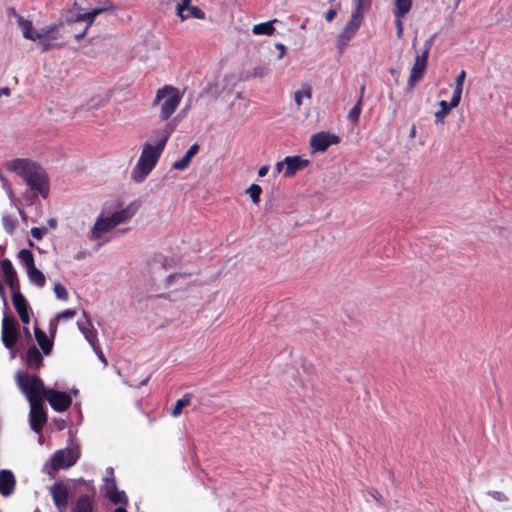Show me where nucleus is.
<instances>
[{"label": "nucleus", "mask_w": 512, "mask_h": 512, "mask_svg": "<svg viewBox=\"0 0 512 512\" xmlns=\"http://www.w3.org/2000/svg\"><path fill=\"white\" fill-rule=\"evenodd\" d=\"M286 167L283 175L287 178L294 176L298 171L303 170L309 165V160L301 156H287L285 157Z\"/></svg>", "instance_id": "obj_19"}, {"label": "nucleus", "mask_w": 512, "mask_h": 512, "mask_svg": "<svg viewBox=\"0 0 512 512\" xmlns=\"http://www.w3.org/2000/svg\"><path fill=\"white\" fill-rule=\"evenodd\" d=\"M162 264V267L167 270L169 268H171V266L168 264V260L166 258H163V261L161 262Z\"/></svg>", "instance_id": "obj_55"}, {"label": "nucleus", "mask_w": 512, "mask_h": 512, "mask_svg": "<svg viewBox=\"0 0 512 512\" xmlns=\"http://www.w3.org/2000/svg\"><path fill=\"white\" fill-rule=\"evenodd\" d=\"M164 122L165 123L162 127L155 128L152 131V139L155 141L154 146L160 147V145L162 143L161 149H163V150L165 149V146H166L170 136L172 135V133L174 132V130L177 127V121L175 119H172L170 121H164Z\"/></svg>", "instance_id": "obj_15"}, {"label": "nucleus", "mask_w": 512, "mask_h": 512, "mask_svg": "<svg viewBox=\"0 0 512 512\" xmlns=\"http://www.w3.org/2000/svg\"><path fill=\"white\" fill-rule=\"evenodd\" d=\"M362 96L359 97L356 104L352 107V109L348 113V119L351 120L353 123L357 124L359 121V117L362 110Z\"/></svg>", "instance_id": "obj_37"}, {"label": "nucleus", "mask_w": 512, "mask_h": 512, "mask_svg": "<svg viewBox=\"0 0 512 512\" xmlns=\"http://www.w3.org/2000/svg\"><path fill=\"white\" fill-rule=\"evenodd\" d=\"M284 166H286L285 159L283 161H279L275 165V170L277 173H281L284 169Z\"/></svg>", "instance_id": "obj_52"}, {"label": "nucleus", "mask_w": 512, "mask_h": 512, "mask_svg": "<svg viewBox=\"0 0 512 512\" xmlns=\"http://www.w3.org/2000/svg\"><path fill=\"white\" fill-rule=\"evenodd\" d=\"M8 169L19 175L35 196L46 199L49 195V178L46 171L30 159L17 158L9 162Z\"/></svg>", "instance_id": "obj_1"}, {"label": "nucleus", "mask_w": 512, "mask_h": 512, "mask_svg": "<svg viewBox=\"0 0 512 512\" xmlns=\"http://www.w3.org/2000/svg\"><path fill=\"white\" fill-rule=\"evenodd\" d=\"M16 480L10 470L0 471V492L3 496H9L13 493Z\"/></svg>", "instance_id": "obj_21"}, {"label": "nucleus", "mask_w": 512, "mask_h": 512, "mask_svg": "<svg viewBox=\"0 0 512 512\" xmlns=\"http://www.w3.org/2000/svg\"><path fill=\"white\" fill-rule=\"evenodd\" d=\"M148 380H149V377L145 378V379L140 383V385H146V384H147V382H148Z\"/></svg>", "instance_id": "obj_60"}, {"label": "nucleus", "mask_w": 512, "mask_h": 512, "mask_svg": "<svg viewBox=\"0 0 512 512\" xmlns=\"http://www.w3.org/2000/svg\"><path fill=\"white\" fill-rule=\"evenodd\" d=\"M430 48H425L421 54H417L414 64L411 68L410 76L407 83V90H412L415 85L423 78L427 68Z\"/></svg>", "instance_id": "obj_7"}, {"label": "nucleus", "mask_w": 512, "mask_h": 512, "mask_svg": "<svg viewBox=\"0 0 512 512\" xmlns=\"http://www.w3.org/2000/svg\"><path fill=\"white\" fill-rule=\"evenodd\" d=\"M246 193L249 194V196L254 204H258L260 202V195L262 193V188L258 184H252L246 190Z\"/></svg>", "instance_id": "obj_39"}, {"label": "nucleus", "mask_w": 512, "mask_h": 512, "mask_svg": "<svg viewBox=\"0 0 512 512\" xmlns=\"http://www.w3.org/2000/svg\"><path fill=\"white\" fill-rule=\"evenodd\" d=\"M135 212L136 209L132 205H129L120 211L112 213L115 221L114 224H117L118 226L119 224L126 222L135 214Z\"/></svg>", "instance_id": "obj_29"}, {"label": "nucleus", "mask_w": 512, "mask_h": 512, "mask_svg": "<svg viewBox=\"0 0 512 512\" xmlns=\"http://www.w3.org/2000/svg\"><path fill=\"white\" fill-rule=\"evenodd\" d=\"M19 323L13 316H4L2 320V342L3 345L12 349L18 340Z\"/></svg>", "instance_id": "obj_8"}, {"label": "nucleus", "mask_w": 512, "mask_h": 512, "mask_svg": "<svg viewBox=\"0 0 512 512\" xmlns=\"http://www.w3.org/2000/svg\"><path fill=\"white\" fill-rule=\"evenodd\" d=\"M74 7L79 11L82 10L80 7H78L77 0L74 1Z\"/></svg>", "instance_id": "obj_61"}, {"label": "nucleus", "mask_w": 512, "mask_h": 512, "mask_svg": "<svg viewBox=\"0 0 512 512\" xmlns=\"http://www.w3.org/2000/svg\"><path fill=\"white\" fill-rule=\"evenodd\" d=\"M276 21L277 20L274 19L272 21H267V22L256 24V25L253 26L252 32L255 35H267V36H270L275 31L273 23H275Z\"/></svg>", "instance_id": "obj_30"}, {"label": "nucleus", "mask_w": 512, "mask_h": 512, "mask_svg": "<svg viewBox=\"0 0 512 512\" xmlns=\"http://www.w3.org/2000/svg\"><path fill=\"white\" fill-rule=\"evenodd\" d=\"M126 506L127 505H121L117 507L113 512H127Z\"/></svg>", "instance_id": "obj_56"}, {"label": "nucleus", "mask_w": 512, "mask_h": 512, "mask_svg": "<svg viewBox=\"0 0 512 512\" xmlns=\"http://www.w3.org/2000/svg\"><path fill=\"white\" fill-rule=\"evenodd\" d=\"M336 15H337V11L335 9H329L325 13V20L327 22H332L334 20V18L336 17Z\"/></svg>", "instance_id": "obj_48"}, {"label": "nucleus", "mask_w": 512, "mask_h": 512, "mask_svg": "<svg viewBox=\"0 0 512 512\" xmlns=\"http://www.w3.org/2000/svg\"><path fill=\"white\" fill-rule=\"evenodd\" d=\"M415 134H416V127H415V125H413V126L411 127V129H410V134H409V136H410L411 138H414V137H415Z\"/></svg>", "instance_id": "obj_58"}, {"label": "nucleus", "mask_w": 512, "mask_h": 512, "mask_svg": "<svg viewBox=\"0 0 512 512\" xmlns=\"http://www.w3.org/2000/svg\"><path fill=\"white\" fill-rule=\"evenodd\" d=\"M372 0H355L354 9L351 14L360 16L364 19L365 13L371 7Z\"/></svg>", "instance_id": "obj_33"}, {"label": "nucleus", "mask_w": 512, "mask_h": 512, "mask_svg": "<svg viewBox=\"0 0 512 512\" xmlns=\"http://www.w3.org/2000/svg\"><path fill=\"white\" fill-rule=\"evenodd\" d=\"M276 48L279 49V55H278V58L281 59L284 57V55L286 54V47L284 44L282 43H277L276 44Z\"/></svg>", "instance_id": "obj_49"}, {"label": "nucleus", "mask_w": 512, "mask_h": 512, "mask_svg": "<svg viewBox=\"0 0 512 512\" xmlns=\"http://www.w3.org/2000/svg\"><path fill=\"white\" fill-rule=\"evenodd\" d=\"M189 274H182V273H174V274H170L167 276L166 278V285L167 286H170L173 284V282L177 279V278H181V277H186L188 276Z\"/></svg>", "instance_id": "obj_43"}, {"label": "nucleus", "mask_w": 512, "mask_h": 512, "mask_svg": "<svg viewBox=\"0 0 512 512\" xmlns=\"http://www.w3.org/2000/svg\"><path fill=\"white\" fill-rule=\"evenodd\" d=\"M185 11L187 12V13H184L185 19H188V18L204 19L205 18V12L198 6H189Z\"/></svg>", "instance_id": "obj_38"}, {"label": "nucleus", "mask_w": 512, "mask_h": 512, "mask_svg": "<svg viewBox=\"0 0 512 512\" xmlns=\"http://www.w3.org/2000/svg\"><path fill=\"white\" fill-rule=\"evenodd\" d=\"M18 258L25 265L26 270L35 266L33 253L28 249L20 250Z\"/></svg>", "instance_id": "obj_36"}, {"label": "nucleus", "mask_w": 512, "mask_h": 512, "mask_svg": "<svg viewBox=\"0 0 512 512\" xmlns=\"http://www.w3.org/2000/svg\"><path fill=\"white\" fill-rule=\"evenodd\" d=\"M161 147L162 144L156 147L149 142L143 145L140 157L132 170V179L135 182L144 181L152 172L164 151Z\"/></svg>", "instance_id": "obj_4"}, {"label": "nucleus", "mask_w": 512, "mask_h": 512, "mask_svg": "<svg viewBox=\"0 0 512 512\" xmlns=\"http://www.w3.org/2000/svg\"><path fill=\"white\" fill-rule=\"evenodd\" d=\"M182 98L183 94L177 87L164 85L157 90L152 107H160L159 119L161 121H170V117L177 110Z\"/></svg>", "instance_id": "obj_3"}, {"label": "nucleus", "mask_w": 512, "mask_h": 512, "mask_svg": "<svg viewBox=\"0 0 512 512\" xmlns=\"http://www.w3.org/2000/svg\"><path fill=\"white\" fill-rule=\"evenodd\" d=\"M84 317L86 318L85 322L78 321L77 325L79 330L82 332L86 340L95 348L97 339V332L93 329L91 320L89 319L87 313L83 312Z\"/></svg>", "instance_id": "obj_22"}, {"label": "nucleus", "mask_w": 512, "mask_h": 512, "mask_svg": "<svg viewBox=\"0 0 512 512\" xmlns=\"http://www.w3.org/2000/svg\"><path fill=\"white\" fill-rule=\"evenodd\" d=\"M50 494L58 511L66 512L69 503L68 485L62 481H57L50 487Z\"/></svg>", "instance_id": "obj_12"}, {"label": "nucleus", "mask_w": 512, "mask_h": 512, "mask_svg": "<svg viewBox=\"0 0 512 512\" xmlns=\"http://www.w3.org/2000/svg\"><path fill=\"white\" fill-rule=\"evenodd\" d=\"M369 493L378 504L383 503V497L377 490L372 489Z\"/></svg>", "instance_id": "obj_47"}, {"label": "nucleus", "mask_w": 512, "mask_h": 512, "mask_svg": "<svg viewBox=\"0 0 512 512\" xmlns=\"http://www.w3.org/2000/svg\"><path fill=\"white\" fill-rule=\"evenodd\" d=\"M12 303L21 321L24 324H29L30 315L28 302L26 298L23 296V294L20 292V290H15L14 292H12Z\"/></svg>", "instance_id": "obj_17"}, {"label": "nucleus", "mask_w": 512, "mask_h": 512, "mask_svg": "<svg viewBox=\"0 0 512 512\" xmlns=\"http://www.w3.org/2000/svg\"><path fill=\"white\" fill-rule=\"evenodd\" d=\"M87 31H88V26H86L81 33H78L75 35L76 40L79 41V40L83 39L86 36Z\"/></svg>", "instance_id": "obj_53"}, {"label": "nucleus", "mask_w": 512, "mask_h": 512, "mask_svg": "<svg viewBox=\"0 0 512 512\" xmlns=\"http://www.w3.org/2000/svg\"><path fill=\"white\" fill-rule=\"evenodd\" d=\"M115 7L112 3H109L107 6L101 8H95L87 13H78L74 19L67 20V22H82L86 21L88 28L93 24L95 18L103 12L114 11Z\"/></svg>", "instance_id": "obj_20"}, {"label": "nucleus", "mask_w": 512, "mask_h": 512, "mask_svg": "<svg viewBox=\"0 0 512 512\" xmlns=\"http://www.w3.org/2000/svg\"><path fill=\"white\" fill-rule=\"evenodd\" d=\"M412 8V0H395L393 14L395 18H404Z\"/></svg>", "instance_id": "obj_28"}, {"label": "nucleus", "mask_w": 512, "mask_h": 512, "mask_svg": "<svg viewBox=\"0 0 512 512\" xmlns=\"http://www.w3.org/2000/svg\"><path fill=\"white\" fill-rule=\"evenodd\" d=\"M465 78L466 72L464 70H461L455 79V87L452 94V105H459L460 103Z\"/></svg>", "instance_id": "obj_27"}, {"label": "nucleus", "mask_w": 512, "mask_h": 512, "mask_svg": "<svg viewBox=\"0 0 512 512\" xmlns=\"http://www.w3.org/2000/svg\"><path fill=\"white\" fill-rule=\"evenodd\" d=\"M303 97H306L308 99L312 97V89L309 84H304L300 90L295 92L294 100L298 109L302 105Z\"/></svg>", "instance_id": "obj_35"}, {"label": "nucleus", "mask_w": 512, "mask_h": 512, "mask_svg": "<svg viewBox=\"0 0 512 512\" xmlns=\"http://www.w3.org/2000/svg\"><path fill=\"white\" fill-rule=\"evenodd\" d=\"M268 171H269V166L268 165H263L258 170V176L259 177H264V176L267 175Z\"/></svg>", "instance_id": "obj_50"}, {"label": "nucleus", "mask_w": 512, "mask_h": 512, "mask_svg": "<svg viewBox=\"0 0 512 512\" xmlns=\"http://www.w3.org/2000/svg\"><path fill=\"white\" fill-rule=\"evenodd\" d=\"M402 19H403V18H395V24H396L397 37H398V38H401V37H402V35H403V23H402Z\"/></svg>", "instance_id": "obj_45"}, {"label": "nucleus", "mask_w": 512, "mask_h": 512, "mask_svg": "<svg viewBox=\"0 0 512 512\" xmlns=\"http://www.w3.org/2000/svg\"><path fill=\"white\" fill-rule=\"evenodd\" d=\"M103 492L105 497L115 505H128L129 499L126 493L119 490L113 472L106 476L103 484Z\"/></svg>", "instance_id": "obj_6"}, {"label": "nucleus", "mask_w": 512, "mask_h": 512, "mask_svg": "<svg viewBox=\"0 0 512 512\" xmlns=\"http://www.w3.org/2000/svg\"><path fill=\"white\" fill-rule=\"evenodd\" d=\"M364 91H365V85H362L361 89H360V96L363 97Z\"/></svg>", "instance_id": "obj_59"}, {"label": "nucleus", "mask_w": 512, "mask_h": 512, "mask_svg": "<svg viewBox=\"0 0 512 512\" xmlns=\"http://www.w3.org/2000/svg\"><path fill=\"white\" fill-rule=\"evenodd\" d=\"M34 332H35V338H36L39 346L41 347L43 353L45 355L50 354L52 347H53L52 340H50L48 338V336L46 335V333L38 327H35Z\"/></svg>", "instance_id": "obj_26"}, {"label": "nucleus", "mask_w": 512, "mask_h": 512, "mask_svg": "<svg viewBox=\"0 0 512 512\" xmlns=\"http://www.w3.org/2000/svg\"><path fill=\"white\" fill-rule=\"evenodd\" d=\"M0 266L5 282L10 287L11 291L20 290L19 280L12 262L9 259H4L0 262Z\"/></svg>", "instance_id": "obj_18"}, {"label": "nucleus", "mask_w": 512, "mask_h": 512, "mask_svg": "<svg viewBox=\"0 0 512 512\" xmlns=\"http://www.w3.org/2000/svg\"><path fill=\"white\" fill-rule=\"evenodd\" d=\"M439 105L441 109L435 113L436 122H442L444 117L449 114L450 110L458 106L452 105V98L449 103L445 100H441Z\"/></svg>", "instance_id": "obj_34"}, {"label": "nucleus", "mask_w": 512, "mask_h": 512, "mask_svg": "<svg viewBox=\"0 0 512 512\" xmlns=\"http://www.w3.org/2000/svg\"><path fill=\"white\" fill-rule=\"evenodd\" d=\"M269 66H258L254 68L253 75L256 77H265L270 73Z\"/></svg>", "instance_id": "obj_42"}, {"label": "nucleus", "mask_w": 512, "mask_h": 512, "mask_svg": "<svg viewBox=\"0 0 512 512\" xmlns=\"http://www.w3.org/2000/svg\"><path fill=\"white\" fill-rule=\"evenodd\" d=\"M54 293L58 299H61L64 301L68 300V297H69L68 292H67L66 288L64 287V285H62L59 282L54 284Z\"/></svg>", "instance_id": "obj_40"}, {"label": "nucleus", "mask_w": 512, "mask_h": 512, "mask_svg": "<svg viewBox=\"0 0 512 512\" xmlns=\"http://www.w3.org/2000/svg\"><path fill=\"white\" fill-rule=\"evenodd\" d=\"M78 458V453L73 449H61L53 454L50 460V465L54 471L67 469L73 466L77 462Z\"/></svg>", "instance_id": "obj_9"}, {"label": "nucleus", "mask_w": 512, "mask_h": 512, "mask_svg": "<svg viewBox=\"0 0 512 512\" xmlns=\"http://www.w3.org/2000/svg\"><path fill=\"white\" fill-rule=\"evenodd\" d=\"M56 412L68 410L72 404V398L66 392L48 389L45 398Z\"/></svg>", "instance_id": "obj_13"}, {"label": "nucleus", "mask_w": 512, "mask_h": 512, "mask_svg": "<svg viewBox=\"0 0 512 512\" xmlns=\"http://www.w3.org/2000/svg\"><path fill=\"white\" fill-rule=\"evenodd\" d=\"M191 0H181V3L177 5V14L181 17L182 20H185L184 12L185 10L191 6Z\"/></svg>", "instance_id": "obj_41"}, {"label": "nucleus", "mask_w": 512, "mask_h": 512, "mask_svg": "<svg viewBox=\"0 0 512 512\" xmlns=\"http://www.w3.org/2000/svg\"><path fill=\"white\" fill-rule=\"evenodd\" d=\"M87 255H88V252H87V251H79V252L75 255V259H77V260H81V259H84Z\"/></svg>", "instance_id": "obj_54"}, {"label": "nucleus", "mask_w": 512, "mask_h": 512, "mask_svg": "<svg viewBox=\"0 0 512 512\" xmlns=\"http://www.w3.org/2000/svg\"><path fill=\"white\" fill-rule=\"evenodd\" d=\"M489 495H491L494 499L499 500V501H501V500H503V498H505L503 493L500 491L489 492Z\"/></svg>", "instance_id": "obj_51"}, {"label": "nucleus", "mask_w": 512, "mask_h": 512, "mask_svg": "<svg viewBox=\"0 0 512 512\" xmlns=\"http://www.w3.org/2000/svg\"><path fill=\"white\" fill-rule=\"evenodd\" d=\"M17 383L29 402L42 401L48 390L45 389L44 382L39 376L30 375L27 372L17 375Z\"/></svg>", "instance_id": "obj_5"}, {"label": "nucleus", "mask_w": 512, "mask_h": 512, "mask_svg": "<svg viewBox=\"0 0 512 512\" xmlns=\"http://www.w3.org/2000/svg\"><path fill=\"white\" fill-rule=\"evenodd\" d=\"M29 280L38 287H43L46 283L44 274L36 266L27 270Z\"/></svg>", "instance_id": "obj_32"}, {"label": "nucleus", "mask_w": 512, "mask_h": 512, "mask_svg": "<svg viewBox=\"0 0 512 512\" xmlns=\"http://www.w3.org/2000/svg\"><path fill=\"white\" fill-rule=\"evenodd\" d=\"M94 499L93 496L88 494L80 495L74 505L71 507V512H93Z\"/></svg>", "instance_id": "obj_23"}, {"label": "nucleus", "mask_w": 512, "mask_h": 512, "mask_svg": "<svg viewBox=\"0 0 512 512\" xmlns=\"http://www.w3.org/2000/svg\"><path fill=\"white\" fill-rule=\"evenodd\" d=\"M100 360L102 362H104L105 364H107V361H106L105 357L103 356V354L100 355Z\"/></svg>", "instance_id": "obj_62"}, {"label": "nucleus", "mask_w": 512, "mask_h": 512, "mask_svg": "<svg viewBox=\"0 0 512 512\" xmlns=\"http://www.w3.org/2000/svg\"><path fill=\"white\" fill-rule=\"evenodd\" d=\"M30 403V425L33 431L40 432L47 422V415L42 401H31Z\"/></svg>", "instance_id": "obj_14"}, {"label": "nucleus", "mask_w": 512, "mask_h": 512, "mask_svg": "<svg viewBox=\"0 0 512 512\" xmlns=\"http://www.w3.org/2000/svg\"><path fill=\"white\" fill-rule=\"evenodd\" d=\"M1 94L7 95V96H8V95H10V89H9V88H7V87L2 88V89L0 90V95H1Z\"/></svg>", "instance_id": "obj_57"}, {"label": "nucleus", "mask_w": 512, "mask_h": 512, "mask_svg": "<svg viewBox=\"0 0 512 512\" xmlns=\"http://www.w3.org/2000/svg\"><path fill=\"white\" fill-rule=\"evenodd\" d=\"M76 312L72 309H67L57 315V319H70L75 316Z\"/></svg>", "instance_id": "obj_44"}, {"label": "nucleus", "mask_w": 512, "mask_h": 512, "mask_svg": "<svg viewBox=\"0 0 512 512\" xmlns=\"http://www.w3.org/2000/svg\"><path fill=\"white\" fill-rule=\"evenodd\" d=\"M363 18L360 16L351 14L350 19L341 30L340 34L337 37V46L340 49L345 48L350 40L355 36L357 31L359 30L361 24L363 23Z\"/></svg>", "instance_id": "obj_10"}, {"label": "nucleus", "mask_w": 512, "mask_h": 512, "mask_svg": "<svg viewBox=\"0 0 512 512\" xmlns=\"http://www.w3.org/2000/svg\"><path fill=\"white\" fill-rule=\"evenodd\" d=\"M31 234L35 239L40 240L44 235V230L42 228L34 227L31 229Z\"/></svg>", "instance_id": "obj_46"}, {"label": "nucleus", "mask_w": 512, "mask_h": 512, "mask_svg": "<svg viewBox=\"0 0 512 512\" xmlns=\"http://www.w3.org/2000/svg\"><path fill=\"white\" fill-rule=\"evenodd\" d=\"M18 26L21 28L23 37L31 41H39L42 52H47L52 48H61L62 44L56 43L57 37L55 33L58 31L62 23L52 24L41 28L39 31L33 29L31 20L24 19L21 15L16 14Z\"/></svg>", "instance_id": "obj_2"}, {"label": "nucleus", "mask_w": 512, "mask_h": 512, "mask_svg": "<svg viewBox=\"0 0 512 512\" xmlns=\"http://www.w3.org/2000/svg\"><path fill=\"white\" fill-rule=\"evenodd\" d=\"M26 361L28 366L34 369H39L43 366V357L35 346L27 350Z\"/></svg>", "instance_id": "obj_25"}, {"label": "nucleus", "mask_w": 512, "mask_h": 512, "mask_svg": "<svg viewBox=\"0 0 512 512\" xmlns=\"http://www.w3.org/2000/svg\"><path fill=\"white\" fill-rule=\"evenodd\" d=\"M340 142V138L329 132H318L311 136L310 147L313 152H325L331 145H336Z\"/></svg>", "instance_id": "obj_11"}, {"label": "nucleus", "mask_w": 512, "mask_h": 512, "mask_svg": "<svg viewBox=\"0 0 512 512\" xmlns=\"http://www.w3.org/2000/svg\"><path fill=\"white\" fill-rule=\"evenodd\" d=\"M114 218L112 215L104 217L99 216L91 230L90 239L97 240L102 237L104 233L111 231L117 224H114Z\"/></svg>", "instance_id": "obj_16"}, {"label": "nucleus", "mask_w": 512, "mask_h": 512, "mask_svg": "<svg viewBox=\"0 0 512 512\" xmlns=\"http://www.w3.org/2000/svg\"><path fill=\"white\" fill-rule=\"evenodd\" d=\"M192 401V395L187 393L183 395L180 399H178L171 411V415L173 417H178L182 413V409L189 406Z\"/></svg>", "instance_id": "obj_31"}, {"label": "nucleus", "mask_w": 512, "mask_h": 512, "mask_svg": "<svg viewBox=\"0 0 512 512\" xmlns=\"http://www.w3.org/2000/svg\"><path fill=\"white\" fill-rule=\"evenodd\" d=\"M199 145L197 143L193 144L185 153V155L180 159L173 163L172 168L175 170H185L192 158L198 153Z\"/></svg>", "instance_id": "obj_24"}]
</instances>
